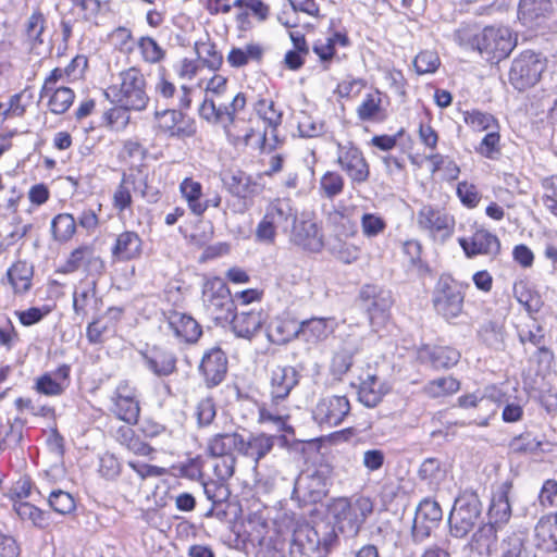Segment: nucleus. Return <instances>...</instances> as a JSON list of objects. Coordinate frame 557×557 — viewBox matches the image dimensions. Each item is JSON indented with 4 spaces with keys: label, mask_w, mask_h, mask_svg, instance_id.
I'll return each instance as SVG.
<instances>
[{
    "label": "nucleus",
    "mask_w": 557,
    "mask_h": 557,
    "mask_svg": "<svg viewBox=\"0 0 557 557\" xmlns=\"http://www.w3.org/2000/svg\"><path fill=\"white\" fill-rule=\"evenodd\" d=\"M454 36L459 46L476 50L491 62L506 59L517 45V36L507 26H486L480 33H474L471 26L465 25Z\"/></svg>",
    "instance_id": "nucleus-1"
},
{
    "label": "nucleus",
    "mask_w": 557,
    "mask_h": 557,
    "mask_svg": "<svg viewBox=\"0 0 557 557\" xmlns=\"http://www.w3.org/2000/svg\"><path fill=\"white\" fill-rule=\"evenodd\" d=\"M299 382V373L292 366H277L271 371L270 394L271 404L259 407L258 421L262 424L272 425L276 431L286 430L288 411L281 401L287 398L292 389Z\"/></svg>",
    "instance_id": "nucleus-2"
},
{
    "label": "nucleus",
    "mask_w": 557,
    "mask_h": 557,
    "mask_svg": "<svg viewBox=\"0 0 557 557\" xmlns=\"http://www.w3.org/2000/svg\"><path fill=\"white\" fill-rule=\"evenodd\" d=\"M246 106V97L243 92L236 94L227 108L223 111H216L212 101L207 102L203 109V119L210 123L219 124L223 127L228 141L235 147L248 146L255 131L252 126L238 116V113Z\"/></svg>",
    "instance_id": "nucleus-3"
},
{
    "label": "nucleus",
    "mask_w": 557,
    "mask_h": 557,
    "mask_svg": "<svg viewBox=\"0 0 557 557\" xmlns=\"http://www.w3.org/2000/svg\"><path fill=\"white\" fill-rule=\"evenodd\" d=\"M336 540L335 528L329 523H299L293 532L289 554L292 557H325Z\"/></svg>",
    "instance_id": "nucleus-4"
},
{
    "label": "nucleus",
    "mask_w": 557,
    "mask_h": 557,
    "mask_svg": "<svg viewBox=\"0 0 557 557\" xmlns=\"http://www.w3.org/2000/svg\"><path fill=\"white\" fill-rule=\"evenodd\" d=\"M327 511L343 534L356 536L372 513L373 503L367 496L339 497L329 504Z\"/></svg>",
    "instance_id": "nucleus-5"
},
{
    "label": "nucleus",
    "mask_w": 557,
    "mask_h": 557,
    "mask_svg": "<svg viewBox=\"0 0 557 557\" xmlns=\"http://www.w3.org/2000/svg\"><path fill=\"white\" fill-rule=\"evenodd\" d=\"M297 211L289 199L275 198L264 208V213L255 230V240L263 245H274L280 232L287 233L295 224Z\"/></svg>",
    "instance_id": "nucleus-6"
},
{
    "label": "nucleus",
    "mask_w": 557,
    "mask_h": 557,
    "mask_svg": "<svg viewBox=\"0 0 557 557\" xmlns=\"http://www.w3.org/2000/svg\"><path fill=\"white\" fill-rule=\"evenodd\" d=\"M120 83L112 85L106 91L111 102L131 108L135 111L146 109L149 97L146 91V79L144 74L131 67L120 73Z\"/></svg>",
    "instance_id": "nucleus-7"
},
{
    "label": "nucleus",
    "mask_w": 557,
    "mask_h": 557,
    "mask_svg": "<svg viewBox=\"0 0 557 557\" xmlns=\"http://www.w3.org/2000/svg\"><path fill=\"white\" fill-rule=\"evenodd\" d=\"M467 287L468 285L458 282L449 274H442L432 293L435 312L447 322L459 318L463 311Z\"/></svg>",
    "instance_id": "nucleus-8"
},
{
    "label": "nucleus",
    "mask_w": 557,
    "mask_h": 557,
    "mask_svg": "<svg viewBox=\"0 0 557 557\" xmlns=\"http://www.w3.org/2000/svg\"><path fill=\"white\" fill-rule=\"evenodd\" d=\"M243 435L236 432L219 433L208 441L207 450L212 457L220 458L213 466V471L220 480H228L235 470L234 451L239 453Z\"/></svg>",
    "instance_id": "nucleus-9"
},
{
    "label": "nucleus",
    "mask_w": 557,
    "mask_h": 557,
    "mask_svg": "<svg viewBox=\"0 0 557 557\" xmlns=\"http://www.w3.org/2000/svg\"><path fill=\"white\" fill-rule=\"evenodd\" d=\"M546 69V60L540 53L525 50L517 55L509 71V82L518 90L533 87Z\"/></svg>",
    "instance_id": "nucleus-10"
},
{
    "label": "nucleus",
    "mask_w": 557,
    "mask_h": 557,
    "mask_svg": "<svg viewBox=\"0 0 557 557\" xmlns=\"http://www.w3.org/2000/svg\"><path fill=\"white\" fill-rule=\"evenodd\" d=\"M482 506L475 494H463L455 500L449 515V529L454 537H465L481 518Z\"/></svg>",
    "instance_id": "nucleus-11"
},
{
    "label": "nucleus",
    "mask_w": 557,
    "mask_h": 557,
    "mask_svg": "<svg viewBox=\"0 0 557 557\" xmlns=\"http://www.w3.org/2000/svg\"><path fill=\"white\" fill-rule=\"evenodd\" d=\"M202 300L208 314L216 322H227L234 311V302L225 282L220 277L206 281Z\"/></svg>",
    "instance_id": "nucleus-12"
},
{
    "label": "nucleus",
    "mask_w": 557,
    "mask_h": 557,
    "mask_svg": "<svg viewBox=\"0 0 557 557\" xmlns=\"http://www.w3.org/2000/svg\"><path fill=\"white\" fill-rule=\"evenodd\" d=\"M416 221L419 230L435 242L444 243L454 233V216L440 207L423 205L417 212Z\"/></svg>",
    "instance_id": "nucleus-13"
},
{
    "label": "nucleus",
    "mask_w": 557,
    "mask_h": 557,
    "mask_svg": "<svg viewBox=\"0 0 557 557\" xmlns=\"http://www.w3.org/2000/svg\"><path fill=\"white\" fill-rule=\"evenodd\" d=\"M332 468L319 465L301 472L295 482V490L304 493L311 502H319L327 493L331 484Z\"/></svg>",
    "instance_id": "nucleus-14"
},
{
    "label": "nucleus",
    "mask_w": 557,
    "mask_h": 557,
    "mask_svg": "<svg viewBox=\"0 0 557 557\" xmlns=\"http://www.w3.org/2000/svg\"><path fill=\"white\" fill-rule=\"evenodd\" d=\"M361 297L367 302L370 324L377 332L389 319V309L393 304L392 294L389 290L379 289L375 286H364Z\"/></svg>",
    "instance_id": "nucleus-15"
},
{
    "label": "nucleus",
    "mask_w": 557,
    "mask_h": 557,
    "mask_svg": "<svg viewBox=\"0 0 557 557\" xmlns=\"http://www.w3.org/2000/svg\"><path fill=\"white\" fill-rule=\"evenodd\" d=\"M112 412L128 424H136L140 407L137 389L127 381L120 382L111 396Z\"/></svg>",
    "instance_id": "nucleus-16"
},
{
    "label": "nucleus",
    "mask_w": 557,
    "mask_h": 557,
    "mask_svg": "<svg viewBox=\"0 0 557 557\" xmlns=\"http://www.w3.org/2000/svg\"><path fill=\"white\" fill-rule=\"evenodd\" d=\"M337 164L347 174L351 184H362L370 175L369 164L361 150L350 143L337 147Z\"/></svg>",
    "instance_id": "nucleus-17"
},
{
    "label": "nucleus",
    "mask_w": 557,
    "mask_h": 557,
    "mask_svg": "<svg viewBox=\"0 0 557 557\" xmlns=\"http://www.w3.org/2000/svg\"><path fill=\"white\" fill-rule=\"evenodd\" d=\"M350 411L346 396L331 395L322 397L315 405L312 417L320 426L339 425Z\"/></svg>",
    "instance_id": "nucleus-18"
},
{
    "label": "nucleus",
    "mask_w": 557,
    "mask_h": 557,
    "mask_svg": "<svg viewBox=\"0 0 557 557\" xmlns=\"http://www.w3.org/2000/svg\"><path fill=\"white\" fill-rule=\"evenodd\" d=\"M443 517L441 506L436 500L425 498L417 507L412 523V537L416 542H422L431 535Z\"/></svg>",
    "instance_id": "nucleus-19"
},
{
    "label": "nucleus",
    "mask_w": 557,
    "mask_h": 557,
    "mask_svg": "<svg viewBox=\"0 0 557 557\" xmlns=\"http://www.w3.org/2000/svg\"><path fill=\"white\" fill-rule=\"evenodd\" d=\"M177 107L156 111L158 128L172 137H190L196 133L193 121L187 119Z\"/></svg>",
    "instance_id": "nucleus-20"
},
{
    "label": "nucleus",
    "mask_w": 557,
    "mask_h": 557,
    "mask_svg": "<svg viewBox=\"0 0 557 557\" xmlns=\"http://www.w3.org/2000/svg\"><path fill=\"white\" fill-rule=\"evenodd\" d=\"M458 242L469 258L479 255L495 257L500 251L498 237L485 228H476L471 236L460 237Z\"/></svg>",
    "instance_id": "nucleus-21"
},
{
    "label": "nucleus",
    "mask_w": 557,
    "mask_h": 557,
    "mask_svg": "<svg viewBox=\"0 0 557 557\" xmlns=\"http://www.w3.org/2000/svg\"><path fill=\"white\" fill-rule=\"evenodd\" d=\"M81 269L91 275L100 274L104 269L103 261L90 245H82L74 249L64 263L62 272L73 273Z\"/></svg>",
    "instance_id": "nucleus-22"
},
{
    "label": "nucleus",
    "mask_w": 557,
    "mask_h": 557,
    "mask_svg": "<svg viewBox=\"0 0 557 557\" xmlns=\"http://www.w3.org/2000/svg\"><path fill=\"white\" fill-rule=\"evenodd\" d=\"M550 0H520L518 20L529 28H535L545 23L553 13Z\"/></svg>",
    "instance_id": "nucleus-23"
},
{
    "label": "nucleus",
    "mask_w": 557,
    "mask_h": 557,
    "mask_svg": "<svg viewBox=\"0 0 557 557\" xmlns=\"http://www.w3.org/2000/svg\"><path fill=\"white\" fill-rule=\"evenodd\" d=\"M337 326L334 318H311L299 323V337L310 345L324 342Z\"/></svg>",
    "instance_id": "nucleus-24"
},
{
    "label": "nucleus",
    "mask_w": 557,
    "mask_h": 557,
    "mask_svg": "<svg viewBox=\"0 0 557 557\" xmlns=\"http://www.w3.org/2000/svg\"><path fill=\"white\" fill-rule=\"evenodd\" d=\"M290 240L308 251H319L323 247L322 235L318 225L311 220H301L292 224Z\"/></svg>",
    "instance_id": "nucleus-25"
},
{
    "label": "nucleus",
    "mask_w": 557,
    "mask_h": 557,
    "mask_svg": "<svg viewBox=\"0 0 557 557\" xmlns=\"http://www.w3.org/2000/svg\"><path fill=\"white\" fill-rule=\"evenodd\" d=\"M389 389L391 386L385 380L367 372L360 377L358 398L364 406L373 408L382 401Z\"/></svg>",
    "instance_id": "nucleus-26"
},
{
    "label": "nucleus",
    "mask_w": 557,
    "mask_h": 557,
    "mask_svg": "<svg viewBox=\"0 0 557 557\" xmlns=\"http://www.w3.org/2000/svg\"><path fill=\"white\" fill-rule=\"evenodd\" d=\"M168 326L175 338L183 343H195L202 333L200 325L193 317L178 311L169 313Z\"/></svg>",
    "instance_id": "nucleus-27"
},
{
    "label": "nucleus",
    "mask_w": 557,
    "mask_h": 557,
    "mask_svg": "<svg viewBox=\"0 0 557 557\" xmlns=\"http://www.w3.org/2000/svg\"><path fill=\"white\" fill-rule=\"evenodd\" d=\"M227 369V360L220 348H212L202 357L199 370L208 385L215 386L222 382Z\"/></svg>",
    "instance_id": "nucleus-28"
},
{
    "label": "nucleus",
    "mask_w": 557,
    "mask_h": 557,
    "mask_svg": "<svg viewBox=\"0 0 557 557\" xmlns=\"http://www.w3.org/2000/svg\"><path fill=\"white\" fill-rule=\"evenodd\" d=\"M145 367L157 376H168L176 368V358L174 355L160 347H152L140 351Z\"/></svg>",
    "instance_id": "nucleus-29"
},
{
    "label": "nucleus",
    "mask_w": 557,
    "mask_h": 557,
    "mask_svg": "<svg viewBox=\"0 0 557 557\" xmlns=\"http://www.w3.org/2000/svg\"><path fill=\"white\" fill-rule=\"evenodd\" d=\"M356 112L361 122H384L388 114L386 107L383 104V94L377 89L366 94Z\"/></svg>",
    "instance_id": "nucleus-30"
},
{
    "label": "nucleus",
    "mask_w": 557,
    "mask_h": 557,
    "mask_svg": "<svg viewBox=\"0 0 557 557\" xmlns=\"http://www.w3.org/2000/svg\"><path fill=\"white\" fill-rule=\"evenodd\" d=\"M143 240L136 232L125 231L117 235L111 249L116 261H129L141 255Z\"/></svg>",
    "instance_id": "nucleus-31"
},
{
    "label": "nucleus",
    "mask_w": 557,
    "mask_h": 557,
    "mask_svg": "<svg viewBox=\"0 0 557 557\" xmlns=\"http://www.w3.org/2000/svg\"><path fill=\"white\" fill-rule=\"evenodd\" d=\"M512 485L510 482L503 483L493 494L488 510L490 522L496 525L505 524L511 517V506L509 503V492Z\"/></svg>",
    "instance_id": "nucleus-32"
},
{
    "label": "nucleus",
    "mask_w": 557,
    "mask_h": 557,
    "mask_svg": "<svg viewBox=\"0 0 557 557\" xmlns=\"http://www.w3.org/2000/svg\"><path fill=\"white\" fill-rule=\"evenodd\" d=\"M418 475L429 491L436 492L445 485L448 470L438 459L428 458L421 463Z\"/></svg>",
    "instance_id": "nucleus-33"
},
{
    "label": "nucleus",
    "mask_w": 557,
    "mask_h": 557,
    "mask_svg": "<svg viewBox=\"0 0 557 557\" xmlns=\"http://www.w3.org/2000/svg\"><path fill=\"white\" fill-rule=\"evenodd\" d=\"M421 362L430 363L434 369H447L460 359V352L451 347H422L418 352Z\"/></svg>",
    "instance_id": "nucleus-34"
},
{
    "label": "nucleus",
    "mask_w": 557,
    "mask_h": 557,
    "mask_svg": "<svg viewBox=\"0 0 557 557\" xmlns=\"http://www.w3.org/2000/svg\"><path fill=\"white\" fill-rule=\"evenodd\" d=\"M232 329L237 337L250 339L263 324L260 310L240 311L232 315Z\"/></svg>",
    "instance_id": "nucleus-35"
},
{
    "label": "nucleus",
    "mask_w": 557,
    "mask_h": 557,
    "mask_svg": "<svg viewBox=\"0 0 557 557\" xmlns=\"http://www.w3.org/2000/svg\"><path fill=\"white\" fill-rule=\"evenodd\" d=\"M535 543L544 550L557 549V512L543 516L534 528Z\"/></svg>",
    "instance_id": "nucleus-36"
},
{
    "label": "nucleus",
    "mask_w": 557,
    "mask_h": 557,
    "mask_svg": "<svg viewBox=\"0 0 557 557\" xmlns=\"http://www.w3.org/2000/svg\"><path fill=\"white\" fill-rule=\"evenodd\" d=\"M240 528V536L244 537V541L249 542L252 545L259 543L273 531L270 529L268 520L261 512L249 513L243 520Z\"/></svg>",
    "instance_id": "nucleus-37"
},
{
    "label": "nucleus",
    "mask_w": 557,
    "mask_h": 557,
    "mask_svg": "<svg viewBox=\"0 0 557 557\" xmlns=\"http://www.w3.org/2000/svg\"><path fill=\"white\" fill-rule=\"evenodd\" d=\"M274 446V436L265 434L243 436V445L239 446V454L251 458L256 462L265 457Z\"/></svg>",
    "instance_id": "nucleus-38"
},
{
    "label": "nucleus",
    "mask_w": 557,
    "mask_h": 557,
    "mask_svg": "<svg viewBox=\"0 0 557 557\" xmlns=\"http://www.w3.org/2000/svg\"><path fill=\"white\" fill-rule=\"evenodd\" d=\"M497 527L493 523L481 525L472 535L469 543L471 550L480 556H490L496 548Z\"/></svg>",
    "instance_id": "nucleus-39"
},
{
    "label": "nucleus",
    "mask_w": 557,
    "mask_h": 557,
    "mask_svg": "<svg viewBox=\"0 0 557 557\" xmlns=\"http://www.w3.org/2000/svg\"><path fill=\"white\" fill-rule=\"evenodd\" d=\"M180 193L193 214L201 216L206 212L202 185L191 177L184 178L180 184Z\"/></svg>",
    "instance_id": "nucleus-40"
},
{
    "label": "nucleus",
    "mask_w": 557,
    "mask_h": 557,
    "mask_svg": "<svg viewBox=\"0 0 557 557\" xmlns=\"http://www.w3.org/2000/svg\"><path fill=\"white\" fill-rule=\"evenodd\" d=\"M154 90L158 99L163 98L164 100L170 101L169 104L172 107H177L178 109H187L190 106V89L186 86H182L180 94L175 96L176 87L174 84L164 77H160L159 82L156 84Z\"/></svg>",
    "instance_id": "nucleus-41"
},
{
    "label": "nucleus",
    "mask_w": 557,
    "mask_h": 557,
    "mask_svg": "<svg viewBox=\"0 0 557 557\" xmlns=\"http://www.w3.org/2000/svg\"><path fill=\"white\" fill-rule=\"evenodd\" d=\"M226 91L227 78L219 74L213 75L206 85V96L203 102L199 108L200 116L203 117V109L207 102L209 101H212L216 111L219 110L221 112L224 110V108H227L228 103L220 101L221 98L226 94Z\"/></svg>",
    "instance_id": "nucleus-42"
},
{
    "label": "nucleus",
    "mask_w": 557,
    "mask_h": 557,
    "mask_svg": "<svg viewBox=\"0 0 557 557\" xmlns=\"http://www.w3.org/2000/svg\"><path fill=\"white\" fill-rule=\"evenodd\" d=\"M7 275L14 292L24 294L32 286L33 265L26 261H17L9 268Z\"/></svg>",
    "instance_id": "nucleus-43"
},
{
    "label": "nucleus",
    "mask_w": 557,
    "mask_h": 557,
    "mask_svg": "<svg viewBox=\"0 0 557 557\" xmlns=\"http://www.w3.org/2000/svg\"><path fill=\"white\" fill-rule=\"evenodd\" d=\"M73 308L79 315H86L90 309H98L96 282H88L75 289L73 294Z\"/></svg>",
    "instance_id": "nucleus-44"
},
{
    "label": "nucleus",
    "mask_w": 557,
    "mask_h": 557,
    "mask_svg": "<svg viewBox=\"0 0 557 557\" xmlns=\"http://www.w3.org/2000/svg\"><path fill=\"white\" fill-rule=\"evenodd\" d=\"M518 335L522 344L530 343L534 346H537L542 360L550 362L553 355L546 347L542 346L544 333L542 326L539 325L535 320H532L531 324L519 327Z\"/></svg>",
    "instance_id": "nucleus-45"
},
{
    "label": "nucleus",
    "mask_w": 557,
    "mask_h": 557,
    "mask_svg": "<svg viewBox=\"0 0 557 557\" xmlns=\"http://www.w3.org/2000/svg\"><path fill=\"white\" fill-rule=\"evenodd\" d=\"M115 438L122 446L135 455L148 456L152 451V448L141 441L128 425L120 426L115 432Z\"/></svg>",
    "instance_id": "nucleus-46"
},
{
    "label": "nucleus",
    "mask_w": 557,
    "mask_h": 557,
    "mask_svg": "<svg viewBox=\"0 0 557 557\" xmlns=\"http://www.w3.org/2000/svg\"><path fill=\"white\" fill-rule=\"evenodd\" d=\"M263 48L259 44H248L242 48H233L227 54V62L233 67H242L250 61H260Z\"/></svg>",
    "instance_id": "nucleus-47"
},
{
    "label": "nucleus",
    "mask_w": 557,
    "mask_h": 557,
    "mask_svg": "<svg viewBox=\"0 0 557 557\" xmlns=\"http://www.w3.org/2000/svg\"><path fill=\"white\" fill-rule=\"evenodd\" d=\"M256 545L259 546L257 557H285L286 541L278 531L273 530Z\"/></svg>",
    "instance_id": "nucleus-48"
},
{
    "label": "nucleus",
    "mask_w": 557,
    "mask_h": 557,
    "mask_svg": "<svg viewBox=\"0 0 557 557\" xmlns=\"http://www.w3.org/2000/svg\"><path fill=\"white\" fill-rule=\"evenodd\" d=\"M460 383L453 376H443L430 381L423 386V393L432 398L445 397L459 391Z\"/></svg>",
    "instance_id": "nucleus-49"
},
{
    "label": "nucleus",
    "mask_w": 557,
    "mask_h": 557,
    "mask_svg": "<svg viewBox=\"0 0 557 557\" xmlns=\"http://www.w3.org/2000/svg\"><path fill=\"white\" fill-rule=\"evenodd\" d=\"M230 193L237 197L246 198L253 193L255 183L251 177L242 171L232 173L223 178Z\"/></svg>",
    "instance_id": "nucleus-50"
},
{
    "label": "nucleus",
    "mask_w": 557,
    "mask_h": 557,
    "mask_svg": "<svg viewBox=\"0 0 557 557\" xmlns=\"http://www.w3.org/2000/svg\"><path fill=\"white\" fill-rule=\"evenodd\" d=\"M48 106L52 113L62 114L69 110L74 100V92L69 87H54L49 96Z\"/></svg>",
    "instance_id": "nucleus-51"
},
{
    "label": "nucleus",
    "mask_w": 557,
    "mask_h": 557,
    "mask_svg": "<svg viewBox=\"0 0 557 557\" xmlns=\"http://www.w3.org/2000/svg\"><path fill=\"white\" fill-rule=\"evenodd\" d=\"M53 237L59 242L70 240L76 231V222L72 214L61 213L51 222Z\"/></svg>",
    "instance_id": "nucleus-52"
},
{
    "label": "nucleus",
    "mask_w": 557,
    "mask_h": 557,
    "mask_svg": "<svg viewBox=\"0 0 557 557\" xmlns=\"http://www.w3.org/2000/svg\"><path fill=\"white\" fill-rule=\"evenodd\" d=\"M298 327L299 323L293 320H278L271 326L269 336L274 343H287L299 336Z\"/></svg>",
    "instance_id": "nucleus-53"
},
{
    "label": "nucleus",
    "mask_w": 557,
    "mask_h": 557,
    "mask_svg": "<svg viewBox=\"0 0 557 557\" xmlns=\"http://www.w3.org/2000/svg\"><path fill=\"white\" fill-rule=\"evenodd\" d=\"M14 510L22 520L29 521L35 527L45 528L48 524L46 513L30 503L16 500Z\"/></svg>",
    "instance_id": "nucleus-54"
},
{
    "label": "nucleus",
    "mask_w": 557,
    "mask_h": 557,
    "mask_svg": "<svg viewBox=\"0 0 557 557\" xmlns=\"http://www.w3.org/2000/svg\"><path fill=\"white\" fill-rule=\"evenodd\" d=\"M344 177L334 171H327L320 178V189L324 197L333 199L344 190Z\"/></svg>",
    "instance_id": "nucleus-55"
},
{
    "label": "nucleus",
    "mask_w": 557,
    "mask_h": 557,
    "mask_svg": "<svg viewBox=\"0 0 557 557\" xmlns=\"http://www.w3.org/2000/svg\"><path fill=\"white\" fill-rule=\"evenodd\" d=\"M278 472L274 469H265L257 471L253 488L257 495H269L273 493L277 486Z\"/></svg>",
    "instance_id": "nucleus-56"
},
{
    "label": "nucleus",
    "mask_w": 557,
    "mask_h": 557,
    "mask_svg": "<svg viewBox=\"0 0 557 557\" xmlns=\"http://www.w3.org/2000/svg\"><path fill=\"white\" fill-rule=\"evenodd\" d=\"M513 294L520 305L524 307L528 313L539 312L542 307L541 297L532 293L525 284L519 283L513 286Z\"/></svg>",
    "instance_id": "nucleus-57"
},
{
    "label": "nucleus",
    "mask_w": 557,
    "mask_h": 557,
    "mask_svg": "<svg viewBox=\"0 0 557 557\" xmlns=\"http://www.w3.org/2000/svg\"><path fill=\"white\" fill-rule=\"evenodd\" d=\"M503 557H534L532 552L527 547L525 540L522 534L513 533L504 540Z\"/></svg>",
    "instance_id": "nucleus-58"
},
{
    "label": "nucleus",
    "mask_w": 557,
    "mask_h": 557,
    "mask_svg": "<svg viewBox=\"0 0 557 557\" xmlns=\"http://www.w3.org/2000/svg\"><path fill=\"white\" fill-rule=\"evenodd\" d=\"M478 336L491 347H498L503 343V326L496 321H485L478 330Z\"/></svg>",
    "instance_id": "nucleus-59"
},
{
    "label": "nucleus",
    "mask_w": 557,
    "mask_h": 557,
    "mask_svg": "<svg viewBox=\"0 0 557 557\" xmlns=\"http://www.w3.org/2000/svg\"><path fill=\"white\" fill-rule=\"evenodd\" d=\"M500 136L496 129L490 131L482 138L475 151L484 158L496 160L500 154Z\"/></svg>",
    "instance_id": "nucleus-60"
},
{
    "label": "nucleus",
    "mask_w": 557,
    "mask_h": 557,
    "mask_svg": "<svg viewBox=\"0 0 557 557\" xmlns=\"http://www.w3.org/2000/svg\"><path fill=\"white\" fill-rule=\"evenodd\" d=\"M46 22L45 15L39 10L34 11L26 22V35L35 45L44 42L42 35L46 29Z\"/></svg>",
    "instance_id": "nucleus-61"
},
{
    "label": "nucleus",
    "mask_w": 557,
    "mask_h": 557,
    "mask_svg": "<svg viewBox=\"0 0 557 557\" xmlns=\"http://www.w3.org/2000/svg\"><path fill=\"white\" fill-rule=\"evenodd\" d=\"M257 112L259 116L268 124L271 128L273 137L275 128L282 123V112L275 108L273 101L260 100L257 104Z\"/></svg>",
    "instance_id": "nucleus-62"
},
{
    "label": "nucleus",
    "mask_w": 557,
    "mask_h": 557,
    "mask_svg": "<svg viewBox=\"0 0 557 557\" xmlns=\"http://www.w3.org/2000/svg\"><path fill=\"white\" fill-rule=\"evenodd\" d=\"M542 445L530 432L522 433L513 437L509 443V450L515 454H532L535 453Z\"/></svg>",
    "instance_id": "nucleus-63"
},
{
    "label": "nucleus",
    "mask_w": 557,
    "mask_h": 557,
    "mask_svg": "<svg viewBox=\"0 0 557 557\" xmlns=\"http://www.w3.org/2000/svg\"><path fill=\"white\" fill-rule=\"evenodd\" d=\"M441 64L435 51H421L413 60V66L419 75L434 73Z\"/></svg>",
    "instance_id": "nucleus-64"
}]
</instances>
